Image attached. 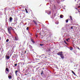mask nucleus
<instances>
[{"label":"nucleus","mask_w":80,"mask_h":80,"mask_svg":"<svg viewBox=\"0 0 80 80\" xmlns=\"http://www.w3.org/2000/svg\"><path fill=\"white\" fill-rule=\"evenodd\" d=\"M70 21L71 22V23H72L73 21V19H72V17L71 16H70Z\"/></svg>","instance_id":"nucleus-7"},{"label":"nucleus","mask_w":80,"mask_h":80,"mask_svg":"<svg viewBox=\"0 0 80 80\" xmlns=\"http://www.w3.org/2000/svg\"><path fill=\"white\" fill-rule=\"evenodd\" d=\"M33 22H34L35 24H36V25H37V23L35 21V20H33Z\"/></svg>","instance_id":"nucleus-15"},{"label":"nucleus","mask_w":80,"mask_h":80,"mask_svg":"<svg viewBox=\"0 0 80 80\" xmlns=\"http://www.w3.org/2000/svg\"><path fill=\"white\" fill-rule=\"evenodd\" d=\"M65 43L66 44H67V43H66V42H65Z\"/></svg>","instance_id":"nucleus-33"},{"label":"nucleus","mask_w":80,"mask_h":80,"mask_svg":"<svg viewBox=\"0 0 80 80\" xmlns=\"http://www.w3.org/2000/svg\"><path fill=\"white\" fill-rule=\"evenodd\" d=\"M59 23V22H58V21H57L55 22L56 24H57V25H58V24Z\"/></svg>","instance_id":"nucleus-18"},{"label":"nucleus","mask_w":80,"mask_h":80,"mask_svg":"<svg viewBox=\"0 0 80 80\" xmlns=\"http://www.w3.org/2000/svg\"><path fill=\"white\" fill-rule=\"evenodd\" d=\"M9 78H12V76L9 75L8 76Z\"/></svg>","instance_id":"nucleus-17"},{"label":"nucleus","mask_w":80,"mask_h":80,"mask_svg":"<svg viewBox=\"0 0 80 80\" xmlns=\"http://www.w3.org/2000/svg\"><path fill=\"white\" fill-rule=\"evenodd\" d=\"M0 38H1V37H0Z\"/></svg>","instance_id":"nucleus-41"},{"label":"nucleus","mask_w":80,"mask_h":80,"mask_svg":"<svg viewBox=\"0 0 80 80\" xmlns=\"http://www.w3.org/2000/svg\"><path fill=\"white\" fill-rule=\"evenodd\" d=\"M60 56L61 58L62 59H63V58H64V56L63 55V54H62Z\"/></svg>","instance_id":"nucleus-9"},{"label":"nucleus","mask_w":80,"mask_h":80,"mask_svg":"<svg viewBox=\"0 0 80 80\" xmlns=\"http://www.w3.org/2000/svg\"><path fill=\"white\" fill-rule=\"evenodd\" d=\"M62 54L63 52H62V51L59 52L57 53V55H60V56H61V55H62Z\"/></svg>","instance_id":"nucleus-3"},{"label":"nucleus","mask_w":80,"mask_h":80,"mask_svg":"<svg viewBox=\"0 0 80 80\" xmlns=\"http://www.w3.org/2000/svg\"><path fill=\"white\" fill-rule=\"evenodd\" d=\"M29 47L31 49H32V48H33L32 47V46H31V45H29Z\"/></svg>","instance_id":"nucleus-12"},{"label":"nucleus","mask_w":80,"mask_h":80,"mask_svg":"<svg viewBox=\"0 0 80 80\" xmlns=\"http://www.w3.org/2000/svg\"><path fill=\"white\" fill-rule=\"evenodd\" d=\"M66 41L68 42H69V41H70V38H68L66 39Z\"/></svg>","instance_id":"nucleus-13"},{"label":"nucleus","mask_w":80,"mask_h":80,"mask_svg":"<svg viewBox=\"0 0 80 80\" xmlns=\"http://www.w3.org/2000/svg\"><path fill=\"white\" fill-rule=\"evenodd\" d=\"M71 29H73V27H71Z\"/></svg>","instance_id":"nucleus-27"},{"label":"nucleus","mask_w":80,"mask_h":80,"mask_svg":"<svg viewBox=\"0 0 80 80\" xmlns=\"http://www.w3.org/2000/svg\"><path fill=\"white\" fill-rule=\"evenodd\" d=\"M78 8H80V6H78Z\"/></svg>","instance_id":"nucleus-32"},{"label":"nucleus","mask_w":80,"mask_h":80,"mask_svg":"<svg viewBox=\"0 0 80 80\" xmlns=\"http://www.w3.org/2000/svg\"><path fill=\"white\" fill-rule=\"evenodd\" d=\"M18 71H15V74H16V75H17V72H18Z\"/></svg>","instance_id":"nucleus-23"},{"label":"nucleus","mask_w":80,"mask_h":80,"mask_svg":"<svg viewBox=\"0 0 80 80\" xmlns=\"http://www.w3.org/2000/svg\"><path fill=\"white\" fill-rule=\"evenodd\" d=\"M14 38L16 41H17V40H18V37H14Z\"/></svg>","instance_id":"nucleus-8"},{"label":"nucleus","mask_w":80,"mask_h":80,"mask_svg":"<svg viewBox=\"0 0 80 80\" xmlns=\"http://www.w3.org/2000/svg\"><path fill=\"white\" fill-rule=\"evenodd\" d=\"M29 28L28 27L26 29L27 30H28Z\"/></svg>","instance_id":"nucleus-24"},{"label":"nucleus","mask_w":80,"mask_h":80,"mask_svg":"<svg viewBox=\"0 0 80 80\" xmlns=\"http://www.w3.org/2000/svg\"><path fill=\"white\" fill-rule=\"evenodd\" d=\"M6 42H8V41H9V39H7L6 40Z\"/></svg>","instance_id":"nucleus-20"},{"label":"nucleus","mask_w":80,"mask_h":80,"mask_svg":"<svg viewBox=\"0 0 80 80\" xmlns=\"http://www.w3.org/2000/svg\"><path fill=\"white\" fill-rule=\"evenodd\" d=\"M46 13H47L48 15H50L51 14V11H46Z\"/></svg>","instance_id":"nucleus-2"},{"label":"nucleus","mask_w":80,"mask_h":80,"mask_svg":"<svg viewBox=\"0 0 80 80\" xmlns=\"http://www.w3.org/2000/svg\"><path fill=\"white\" fill-rule=\"evenodd\" d=\"M25 10L26 13H28V11H27V8L25 9Z\"/></svg>","instance_id":"nucleus-19"},{"label":"nucleus","mask_w":80,"mask_h":80,"mask_svg":"<svg viewBox=\"0 0 80 80\" xmlns=\"http://www.w3.org/2000/svg\"><path fill=\"white\" fill-rule=\"evenodd\" d=\"M7 55H9V56H11L12 55V53H11V52H10V51H8V53L6 55V57L7 56Z\"/></svg>","instance_id":"nucleus-1"},{"label":"nucleus","mask_w":80,"mask_h":80,"mask_svg":"<svg viewBox=\"0 0 80 80\" xmlns=\"http://www.w3.org/2000/svg\"><path fill=\"white\" fill-rule=\"evenodd\" d=\"M17 63H16L14 64L15 67H17Z\"/></svg>","instance_id":"nucleus-22"},{"label":"nucleus","mask_w":80,"mask_h":80,"mask_svg":"<svg viewBox=\"0 0 80 80\" xmlns=\"http://www.w3.org/2000/svg\"><path fill=\"white\" fill-rule=\"evenodd\" d=\"M44 58H47V57H44Z\"/></svg>","instance_id":"nucleus-30"},{"label":"nucleus","mask_w":80,"mask_h":80,"mask_svg":"<svg viewBox=\"0 0 80 80\" xmlns=\"http://www.w3.org/2000/svg\"><path fill=\"white\" fill-rule=\"evenodd\" d=\"M9 72V69H8V68H6L5 70V72L6 73H8V72Z\"/></svg>","instance_id":"nucleus-5"},{"label":"nucleus","mask_w":80,"mask_h":80,"mask_svg":"<svg viewBox=\"0 0 80 80\" xmlns=\"http://www.w3.org/2000/svg\"><path fill=\"white\" fill-rule=\"evenodd\" d=\"M20 63H18V65H19V64Z\"/></svg>","instance_id":"nucleus-36"},{"label":"nucleus","mask_w":80,"mask_h":80,"mask_svg":"<svg viewBox=\"0 0 80 80\" xmlns=\"http://www.w3.org/2000/svg\"><path fill=\"white\" fill-rule=\"evenodd\" d=\"M11 28V29H12V27H10V28Z\"/></svg>","instance_id":"nucleus-28"},{"label":"nucleus","mask_w":80,"mask_h":80,"mask_svg":"<svg viewBox=\"0 0 80 80\" xmlns=\"http://www.w3.org/2000/svg\"><path fill=\"white\" fill-rule=\"evenodd\" d=\"M12 20H13V18H12V17H10L9 18V22H12Z\"/></svg>","instance_id":"nucleus-6"},{"label":"nucleus","mask_w":80,"mask_h":80,"mask_svg":"<svg viewBox=\"0 0 80 80\" xmlns=\"http://www.w3.org/2000/svg\"><path fill=\"white\" fill-rule=\"evenodd\" d=\"M8 31L9 33V34H11V32H10V31H11V29H10V28H8Z\"/></svg>","instance_id":"nucleus-4"},{"label":"nucleus","mask_w":80,"mask_h":80,"mask_svg":"<svg viewBox=\"0 0 80 80\" xmlns=\"http://www.w3.org/2000/svg\"><path fill=\"white\" fill-rule=\"evenodd\" d=\"M40 46H43V44H40Z\"/></svg>","instance_id":"nucleus-25"},{"label":"nucleus","mask_w":80,"mask_h":80,"mask_svg":"<svg viewBox=\"0 0 80 80\" xmlns=\"http://www.w3.org/2000/svg\"><path fill=\"white\" fill-rule=\"evenodd\" d=\"M6 58H7L8 59H8H9V58H10V56L7 55V56H6Z\"/></svg>","instance_id":"nucleus-10"},{"label":"nucleus","mask_w":80,"mask_h":80,"mask_svg":"<svg viewBox=\"0 0 80 80\" xmlns=\"http://www.w3.org/2000/svg\"><path fill=\"white\" fill-rule=\"evenodd\" d=\"M72 73L74 74V75H75V73L73 71H72Z\"/></svg>","instance_id":"nucleus-16"},{"label":"nucleus","mask_w":80,"mask_h":80,"mask_svg":"<svg viewBox=\"0 0 80 80\" xmlns=\"http://www.w3.org/2000/svg\"><path fill=\"white\" fill-rule=\"evenodd\" d=\"M60 17V18H62L63 17V16L62 15H61Z\"/></svg>","instance_id":"nucleus-14"},{"label":"nucleus","mask_w":80,"mask_h":80,"mask_svg":"<svg viewBox=\"0 0 80 80\" xmlns=\"http://www.w3.org/2000/svg\"><path fill=\"white\" fill-rule=\"evenodd\" d=\"M12 30H14V29H13L12 28Z\"/></svg>","instance_id":"nucleus-34"},{"label":"nucleus","mask_w":80,"mask_h":80,"mask_svg":"<svg viewBox=\"0 0 80 80\" xmlns=\"http://www.w3.org/2000/svg\"><path fill=\"white\" fill-rule=\"evenodd\" d=\"M75 1L76 2V0H75Z\"/></svg>","instance_id":"nucleus-38"},{"label":"nucleus","mask_w":80,"mask_h":80,"mask_svg":"<svg viewBox=\"0 0 80 80\" xmlns=\"http://www.w3.org/2000/svg\"><path fill=\"white\" fill-rule=\"evenodd\" d=\"M43 72V71H42V72L41 73V75H42L43 74V72Z\"/></svg>","instance_id":"nucleus-29"},{"label":"nucleus","mask_w":80,"mask_h":80,"mask_svg":"<svg viewBox=\"0 0 80 80\" xmlns=\"http://www.w3.org/2000/svg\"><path fill=\"white\" fill-rule=\"evenodd\" d=\"M43 69H44V68H43Z\"/></svg>","instance_id":"nucleus-40"},{"label":"nucleus","mask_w":80,"mask_h":80,"mask_svg":"<svg viewBox=\"0 0 80 80\" xmlns=\"http://www.w3.org/2000/svg\"><path fill=\"white\" fill-rule=\"evenodd\" d=\"M31 40L32 43H35V41H33V39H32V38L31 39Z\"/></svg>","instance_id":"nucleus-11"},{"label":"nucleus","mask_w":80,"mask_h":80,"mask_svg":"<svg viewBox=\"0 0 80 80\" xmlns=\"http://www.w3.org/2000/svg\"><path fill=\"white\" fill-rule=\"evenodd\" d=\"M26 75H27V74H25Z\"/></svg>","instance_id":"nucleus-37"},{"label":"nucleus","mask_w":80,"mask_h":80,"mask_svg":"<svg viewBox=\"0 0 80 80\" xmlns=\"http://www.w3.org/2000/svg\"><path fill=\"white\" fill-rule=\"evenodd\" d=\"M43 55H44V54L42 55V56H43Z\"/></svg>","instance_id":"nucleus-31"},{"label":"nucleus","mask_w":80,"mask_h":80,"mask_svg":"<svg viewBox=\"0 0 80 80\" xmlns=\"http://www.w3.org/2000/svg\"><path fill=\"white\" fill-rule=\"evenodd\" d=\"M68 22V19H67L66 20V23H67V22Z\"/></svg>","instance_id":"nucleus-26"},{"label":"nucleus","mask_w":80,"mask_h":80,"mask_svg":"<svg viewBox=\"0 0 80 80\" xmlns=\"http://www.w3.org/2000/svg\"><path fill=\"white\" fill-rule=\"evenodd\" d=\"M70 50H73V48H70Z\"/></svg>","instance_id":"nucleus-21"},{"label":"nucleus","mask_w":80,"mask_h":80,"mask_svg":"<svg viewBox=\"0 0 80 80\" xmlns=\"http://www.w3.org/2000/svg\"><path fill=\"white\" fill-rule=\"evenodd\" d=\"M25 53H26V52H27V51H25Z\"/></svg>","instance_id":"nucleus-35"},{"label":"nucleus","mask_w":80,"mask_h":80,"mask_svg":"<svg viewBox=\"0 0 80 80\" xmlns=\"http://www.w3.org/2000/svg\"><path fill=\"white\" fill-rule=\"evenodd\" d=\"M15 29H16V28H15Z\"/></svg>","instance_id":"nucleus-39"}]
</instances>
